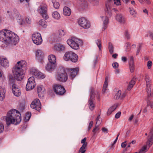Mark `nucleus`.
Here are the masks:
<instances>
[{
  "label": "nucleus",
  "mask_w": 153,
  "mask_h": 153,
  "mask_svg": "<svg viewBox=\"0 0 153 153\" xmlns=\"http://www.w3.org/2000/svg\"><path fill=\"white\" fill-rule=\"evenodd\" d=\"M0 40L4 42L9 47L12 48L18 43L19 38L14 33L4 29L0 31Z\"/></svg>",
  "instance_id": "obj_1"
},
{
  "label": "nucleus",
  "mask_w": 153,
  "mask_h": 153,
  "mask_svg": "<svg viewBox=\"0 0 153 153\" xmlns=\"http://www.w3.org/2000/svg\"><path fill=\"white\" fill-rule=\"evenodd\" d=\"M5 119L7 125L11 123L16 125L19 124L21 120V114L17 110H12L8 113Z\"/></svg>",
  "instance_id": "obj_2"
},
{
  "label": "nucleus",
  "mask_w": 153,
  "mask_h": 153,
  "mask_svg": "<svg viewBox=\"0 0 153 153\" xmlns=\"http://www.w3.org/2000/svg\"><path fill=\"white\" fill-rule=\"evenodd\" d=\"M26 66V62L24 60L19 61L13 68V73L15 78L18 81L23 79L24 73L22 68Z\"/></svg>",
  "instance_id": "obj_3"
},
{
  "label": "nucleus",
  "mask_w": 153,
  "mask_h": 153,
  "mask_svg": "<svg viewBox=\"0 0 153 153\" xmlns=\"http://www.w3.org/2000/svg\"><path fill=\"white\" fill-rule=\"evenodd\" d=\"M96 95L97 98L98 99H99L100 94L98 92L95 91L94 88H91L90 93V98L88 101V105L89 109L91 111L94 109L95 107L94 102L95 100V97Z\"/></svg>",
  "instance_id": "obj_4"
},
{
  "label": "nucleus",
  "mask_w": 153,
  "mask_h": 153,
  "mask_svg": "<svg viewBox=\"0 0 153 153\" xmlns=\"http://www.w3.org/2000/svg\"><path fill=\"white\" fill-rule=\"evenodd\" d=\"M67 42L71 48L75 50L79 49V46L82 45V40L74 37L68 39Z\"/></svg>",
  "instance_id": "obj_5"
},
{
  "label": "nucleus",
  "mask_w": 153,
  "mask_h": 153,
  "mask_svg": "<svg viewBox=\"0 0 153 153\" xmlns=\"http://www.w3.org/2000/svg\"><path fill=\"white\" fill-rule=\"evenodd\" d=\"M64 59L66 61H71L75 62L78 60V56L73 52L70 51L66 52L63 57Z\"/></svg>",
  "instance_id": "obj_6"
},
{
  "label": "nucleus",
  "mask_w": 153,
  "mask_h": 153,
  "mask_svg": "<svg viewBox=\"0 0 153 153\" xmlns=\"http://www.w3.org/2000/svg\"><path fill=\"white\" fill-rule=\"evenodd\" d=\"M56 79L57 80L62 82H64L67 80V74L64 70L62 69L58 72Z\"/></svg>",
  "instance_id": "obj_7"
},
{
  "label": "nucleus",
  "mask_w": 153,
  "mask_h": 153,
  "mask_svg": "<svg viewBox=\"0 0 153 153\" xmlns=\"http://www.w3.org/2000/svg\"><path fill=\"white\" fill-rule=\"evenodd\" d=\"M32 39L33 42L37 45H39L42 42V39L41 34L36 32L32 36Z\"/></svg>",
  "instance_id": "obj_8"
},
{
  "label": "nucleus",
  "mask_w": 153,
  "mask_h": 153,
  "mask_svg": "<svg viewBox=\"0 0 153 153\" xmlns=\"http://www.w3.org/2000/svg\"><path fill=\"white\" fill-rule=\"evenodd\" d=\"M36 85L34 78L33 76L30 77L26 85V89L27 91L30 90L33 88Z\"/></svg>",
  "instance_id": "obj_9"
},
{
  "label": "nucleus",
  "mask_w": 153,
  "mask_h": 153,
  "mask_svg": "<svg viewBox=\"0 0 153 153\" xmlns=\"http://www.w3.org/2000/svg\"><path fill=\"white\" fill-rule=\"evenodd\" d=\"M113 4V0H107L105 4V11L107 15L110 16L111 14V8Z\"/></svg>",
  "instance_id": "obj_10"
},
{
  "label": "nucleus",
  "mask_w": 153,
  "mask_h": 153,
  "mask_svg": "<svg viewBox=\"0 0 153 153\" xmlns=\"http://www.w3.org/2000/svg\"><path fill=\"white\" fill-rule=\"evenodd\" d=\"M78 23L80 26L85 29L89 28L90 27V23L84 18H80Z\"/></svg>",
  "instance_id": "obj_11"
},
{
  "label": "nucleus",
  "mask_w": 153,
  "mask_h": 153,
  "mask_svg": "<svg viewBox=\"0 0 153 153\" xmlns=\"http://www.w3.org/2000/svg\"><path fill=\"white\" fill-rule=\"evenodd\" d=\"M30 107L39 111L41 108V103L39 100L36 99L34 100L30 104Z\"/></svg>",
  "instance_id": "obj_12"
},
{
  "label": "nucleus",
  "mask_w": 153,
  "mask_h": 153,
  "mask_svg": "<svg viewBox=\"0 0 153 153\" xmlns=\"http://www.w3.org/2000/svg\"><path fill=\"white\" fill-rule=\"evenodd\" d=\"M54 92L57 94L62 95L65 92L64 88L61 85H55L54 86Z\"/></svg>",
  "instance_id": "obj_13"
},
{
  "label": "nucleus",
  "mask_w": 153,
  "mask_h": 153,
  "mask_svg": "<svg viewBox=\"0 0 153 153\" xmlns=\"http://www.w3.org/2000/svg\"><path fill=\"white\" fill-rule=\"evenodd\" d=\"M79 70V68H77L68 69V72L70 78L73 79L77 74Z\"/></svg>",
  "instance_id": "obj_14"
},
{
  "label": "nucleus",
  "mask_w": 153,
  "mask_h": 153,
  "mask_svg": "<svg viewBox=\"0 0 153 153\" xmlns=\"http://www.w3.org/2000/svg\"><path fill=\"white\" fill-rule=\"evenodd\" d=\"M12 91L13 94L16 96L19 97L21 95V92L18 86L13 84L12 86Z\"/></svg>",
  "instance_id": "obj_15"
},
{
  "label": "nucleus",
  "mask_w": 153,
  "mask_h": 153,
  "mask_svg": "<svg viewBox=\"0 0 153 153\" xmlns=\"http://www.w3.org/2000/svg\"><path fill=\"white\" fill-rule=\"evenodd\" d=\"M126 96V94L123 93L122 94L121 91L120 90H119L116 94L114 97V99L116 100L119 99H121L124 98Z\"/></svg>",
  "instance_id": "obj_16"
},
{
  "label": "nucleus",
  "mask_w": 153,
  "mask_h": 153,
  "mask_svg": "<svg viewBox=\"0 0 153 153\" xmlns=\"http://www.w3.org/2000/svg\"><path fill=\"white\" fill-rule=\"evenodd\" d=\"M36 59L38 60H42L44 56L43 52L40 50H37L36 52Z\"/></svg>",
  "instance_id": "obj_17"
},
{
  "label": "nucleus",
  "mask_w": 153,
  "mask_h": 153,
  "mask_svg": "<svg viewBox=\"0 0 153 153\" xmlns=\"http://www.w3.org/2000/svg\"><path fill=\"white\" fill-rule=\"evenodd\" d=\"M45 91V89L42 86H39L38 87L37 92L39 97H43Z\"/></svg>",
  "instance_id": "obj_18"
},
{
  "label": "nucleus",
  "mask_w": 153,
  "mask_h": 153,
  "mask_svg": "<svg viewBox=\"0 0 153 153\" xmlns=\"http://www.w3.org/2000/svg\"><path fill=\"white\" fill-rule=\"evenodd\" d=\"M116 19L118 22L121 24H124L125 22V18L124 16L121 14L117 15Z\"/></svg>",
  "instance_id": "obj_19"
},
{
  "label": "nucleus",
  "mask_w": 153,
  "mask_h": 153,
  "mask_svg": "<svg viewBox=\"0 0 153 153\" xmlns=\"http://www.w3.org/2000/svg\"><path fill=\"white\" fill-rule=\"evenodd\" d=\"M0 63L2 66L7 67L9 66V62L6 58H2L0 60Z\"/></svg>",
  "instance_id": "obj_20"
},
{
  "label": "nucleus",
  "mask_w": 153,
  "mask_h": 153,
  "mask_svg": "<svg viewBox=\"0 0 153 153\" xmlns=\"http://www.w3.org/2000/svg\"><path fill=\"white\" fill-rule=\"evenodd\" d=\"M129 68L130 72L132 73L134 71V58L133 56H131L130 57V60L129 62Z\"/></svg>",
  "instance_id": "obj_21"
},
{
  "label": "nucleus",
  "mask_w": 153,
  "mask_h": 153,
  "mask_svg": "<svg viewBox=\"0 0 153 153\" xmlns=\"http://www.w3.org/2000/svg\"><path fill=\"white\" fill-rule=\"evenodd\" d=\"M48 59L49 63L55 65L56 61V57L55 55L51 54L49 56H48Z\"/></svg>",
  "instance_id": "obj_22"
},
{
  "label": "nucleus",
  "mask_w": 153,
  "mask_h": 153,
  "mask_svg": "<svg viewBox=\"0 0 153 153\" xmlns=\"http://www.w3.org/2000/svg\"><path fill=\"white\" fill-rule=\"evenodd\" d=\"M55 68V65L53 64L50 63H48L46 66L45 67V68L48 71L51 72Z\"/></svg>",
  "instance_id": "obj_23"
},
{
  "label": "nucleus",
  "mask_w": 153,
  "mask_h": 153,
  "mask_svg": "<svg viewBox=\"0 0 153 153\" xmlns=\"http://www.w3.org/2000/svg\"><path fill=\"white\" fill-rule=\"evenodd\" d=\"M103 22V28L105 30L107 27V25L109 22V20L108 17L106 16H102L101 17Z\"/></svg>",
  "instance_id": "obj_24"
},
{
  "label": "nucleus",
  "mask_w": 153,
  "mask_h": 153,
  "mask_svg": "<svg viewBox=\"0 0 153 153\" xmlns=\"http://www.w3.org/2000/svg\"><path fill=\"white\" fill-rule=\"evenodd\" d=\"M71 13V10L67 7H65L63 8V13L65 16H69Z\"/></svg>",
  "instance_id": "obj_25"
},
{
  "label": "nucleus",
  "mask_w": 153,
  "mask_h": 153,
  "mask_svg": "<svg viewBox=\"0 0 153 153\" xmlns=\"http://www.w3.org/2000/svg\"><path fill=\"white\" fill-rule=\"evenodd\" d=\"M118 105V104H115L113 106L110 107L107 112V114L108 115H110L112 112L116 109Z\"/></svg>",
  "instance_id": "obj_26"
},
{
  "label": "nucleus",
  "mask_w": 153,
  "mask_h": 153,
  "mask_svg": "<svg viewBox=\"0 0 153 153\" xmlns=\"http://www.w3.org/2000/svg\"><path fill=\"white\" fill-rule=\"evenodd\" d=\"M39 11L40 13L47 12V8L46 4H43L40 6Z\"/></svg>",
  "instance_id": "obj_27"
},
{
  "label": "nucleus",
  "mask_w": 153,
  "mask_h": 153,
  "mask_svg": "<svg viewBox=\"0 0 153 153\" xmlns=\"http://www.w3.org/2000/svg\"><path fill=\"white\" fill-rule=\"evenodd\" d=\"M54 48L57 51H61L65 50V47L63 45L58 44L55 45Z\"/></svg>",
  "instance_id": "obj_28"
},
{
  "label": "nucleus",
  "mask_w": 153,
  "mask_h": 153,
  "mask_svg": "<svg viewBox=\"0 0 153 153\" xmlns=\"http://www.w3.org/2000/svg\"><path fill=\"white\" fill-rule=\"evenodd\" d=\"M5 90L0 86V101H3L5 98Z\"/></svg>",
  "instance_id": "obj_29"
},
{
  "label": "nucleus",
  "mask_w": 153,
  "mask_h": 153,
  "mask_svg": "<svg viewBox=\"0 0 153 153\" xmlns=\"http://www.w3.org/2000/svg\"><path fill=\"white\" fill-rule=\"evenodd\" d=\"M136 81V78L134 77H133L131 81L129 83V84L127 88L128 90H130L133 87Z\"/></svg>",
  "instance_id": "obj_30"
},
{
  "label": "nucleus",
  "mask_w": 153,
  "mask_h": 153,
  "mask_svg": "<svg viewBox=\"0 0 153 153\" xmlns=\"http://www.w3.org/2000/svg\"><path fill=\"white\" fill-rule=\"evenodd\" d=\"M39 71L35 68H32L30 70V73L36 77L39 73Z\"/></svg>",
  "instance_id": "obj_31"
},
{
  "label": "nucleus",
  "mask_w": 153,
  "mask_h": 153,
  "mask_svg": "<svg viewBox=\"0 0 153 153\" xmlns=\"http://www.w3.org/2000/svg\"><path fill=\"white\" fill-rule=\"evenodd\" d=\"M108 79V76L106 77L105 79V81L103 85V89L102 91L103 93H104L106 90V88L108 86V82L107 81Z\"/></svg>",
  "instance_id": "obj_32"
},
{
  "label": "nucleus",
  "mask_w": 153,
  "mask_h": 153,
  "mask_svg": "<svg viewBox=\"0 0 153 153\" xmlns=\"http://www.w3.org/2000/svg\"><path fill=\"white\" fill-rule=\"evenodd\" d=\"M53 17L56 19H59L60 18V16L59 13L57 11H54L52 13Z\"/></svg>",
  "instance_id": "obj_33"
},
{
  "label": "nucleus",
  "mask_w": 153,
  "mask_h": 153,
  "mask_svg": "<svg viewBox=\"0 0 153 153\" xmlns=\"http://www.w3.org/2000/svg\"><path fill=\"white\" fill-rule=\"evenodd\" d=\"M145 80L146 84V86L147 88L150 87V84L151 83L150 80L149 79V77L147 74H146L145 76Z\"/></svg>",
  "instance_id": "obj_34"
},
{
  "label": "nucleus",
  "mask_w": 153,
  "mask_h": 153,
  "mask_svg": "<svg viewBox=\"0 0 153 153\" xmlns=\"http://www.w3.org/2000/svg\"><path fill=\"white\" fill-rule=\"evenodd\" d=\"M39 24L44 28L46 27L47 26V22L44 19H41L39 22Z\"/></svg>",
  "instance_id": "obj_35"
},
{
  "label": "nucleus",
  "mask_w": 153,
  "mask_h": 153,
  "mask_svg": "<svg viewBox=\"0 0 153 153\" xmlns=\"http://www.w3.org/2000/svg\"><path fill=\"white\" fill-rule=\"evenodd\" d=\"M108 49L110 53L112 54L114 52V48L113 45L111 42L108 43Z\"/></svg>",
  "instance_id": "obj_36"
},
{
  "label": "nucleus",
  "mask_w": 153,
  "mask_h": 153,
  "mask_svg": "<svg viewBox=\"0 0 153 153\" xmlns=\"http://www.w3.org/2000/svg\"><path fill=\"white\" fill-rule=\"evenodd\" d=\"M52 2L53 4V7L55 8L58 9L59 8L60 4L58 2L55 0H52Z\"/></svg>",
  "instance_id": "obj_37"
},
{
  "label": "nucleus",
  "mask_w": 153,
  "mask_h": 153,
  "mask_svg": "<svg viewBox=\"0 0 153 153\" xmlns=\"http://www.w3.org/2000/svg\"><path fill=\"white\" fill-rule=\"evenodd\" d=\"M86 145H82L79 150V152L81 153H85L86 149Z\"/></svg>",
  "instance_id": "obj_38"
},
{
  "label": "nucleus",
  "mask_w": 153,
  "mask_h": 153,
  "mask_svg": "<svg viewBox=\"0 0 153 153\" xmlns=\"http://www.w3.org/2000/svg\"><path fill=\"white\" fill-rule=\"evenodd\" d=\"M123 1L126 3H127L128 2L129 0H122ZM114 4L117 5H120V0H114Z\"/></svg>",
  "instance_id": "obj_39"
},
{
  "label": "nucleus",
  "mask_w": 153,
  "mask_h": 153,
  "mask_svg": "<svg viewBox=\"0 0 153 153\" xmlns=\"http://www.w3.org/2000/svg\"><path fill=\"white\" fill-rule=\"evenodd\" d=\"M45 77V76L43 73H41L40 71H39L38 74H37V76H36V78L39 79H43Z\"/></svg>",
  "instance_id": "obj_40"
},
{
  "label": "nucleus",
  "mask_w": 153,
  "mask_h": 153,
  "mask_svg": "<svg viewBox=\"0 0 153 153\" xmlns=\"http://www.w3.org/2000/svg\"><path fill=\"white\" fill-rule=\"evenodd\" d=\"M8 79L10 82L12 83H13L15 81L14 77L11 74H9L8 75Z\"/></svg>",
  "instance_id": "obj_41"
},
{
  "label": "nucleus",
  "mask_w": 153,
  "mask_h": 153,
  "mask_svg": "<svg viewBox=\"0 0 153 153\" xmlns=\"http://www.w3.org/2000/svg\"><path fill=\"white\" fill-rule=\"evenodd\" d=\"M95 43L98 46L100 50L101 47V40L98 39L95 40Z\"/></svg>",
  "instance_id": "obj_42"
},
{
  "label": "nucleus",
  "mask_w": 153,
  "mask_h": 153,
  "mask_svg": "<svg viewBox=\"0 0 153 153\" xmlns=\"http://www.w3.org/2000/svg\"><path fill=\"white\" fill-rule=\"evenodd\" d=\"M100 115H99L97 118L96 119V125H98L99 126L101 124V119L100 118Z\"/></svg>",
  "instance_id": "obj_43"
},
{
  "label": "nucleus",
  "mask_w": 153,
  "mask_h": 153,
  "mask_svg": "<svg viewBox=\"0 0 153 153\" xmlns=\"http://www.w3.org/2000/svg\"><path fill=\"white\" fill-rule=\"evenodd\" d=\"M151 137L147 142V144L150 146L151 145L153 142V135H151Z\"/></svg>",
  "instance_id": "obj_44"
},
{
  "label": "nucleus",
  "mask_w": 153,
  "mask_h": 153,
  "mask_svg": "<svg viewBox=\"0 0 153 153\" xmlns=\"http://www.w3.org/2000/svg\"><path fill=\"white\" fill-rule=\"evenodd\" d=\"M40 14L42 16V17L45 19H47L49 17L47 14V12L45 13H41Z\"/></svg>",
  "instance_id": "obj_45"
},
{
  "label": "nucleus",
  "mask_w": 153,
  "mask_h": 153,
  "mask_svg": "<svg viewBox=\"0 0 153 153\" xmlns=\"http://www.w3.org/2000/svg\"><path fill=\"white\" fill-rule=\"evenodd\" d=\"M147 151V148L146 146H144L140 150L138 153H145Z\"/></svg>",
  "instance_id": "obj_46"
},
{
  "label": "nucleus",
  "mask_w": 153,
  "mask_h": 153,
  "mask_svg": "<svg viewBox=\"0 0 153 153\" xmlns=\"http://www.w3.org/2000/svg\"><path fill=\"white\" fill-rule=\"evenodd\" d=\"M145 36L146 37H151L152 39L153 40V33L151 31H149L146 34Z\"/></svg>",
  "instance_id": "obj_47"
},
{
  "label": "nucleus",
  "mask_w": 153,
  "mask_h": 153,
  "mask_svg": "<svg viewBox=\"0 0 153 153\" xmlns=\"http://www.w3.org/2000/svg\"><path fill=\"white\" fill-rule=\"evenodd\" d=\"M31 115V113L29 112H27L26 113V116L25 117L27 121H28L30 119Z\"/></svg>",
  "instance_id": "obj_48"
},
{
  "label": "nucleus",
  "mask_w": 153,
  "mask_h": 153,
  "mask_svg": "<svg viewBox=\"0 0 153 153\" xmlns=\"http://www.w3.org/2000/svg\"><path fill=\"white\" fill-rule=\"evenodd\" d=\"M59 34L61 36H64L65 34V32L63 30H59Z\"/></svg>",
  "instance_id": "obj_49"
},
{
  "label": "nucleus",
  "mask_w": 153,
  "mask_h": 153,
  "mask_svg": "<svg viewBox=\"0 0 153 153\" xmlns=\"http://www.w3.org/2000/svg\"><path fill=\"white\" fill-rule=\"evenodd\" d=\"M99 126L96 125L95 128L93 129L92 131L94 134L96 133L97 131H98L99 130V128H98Z\"/></svg>",
  "instance_id": "obj_50"
},
{
  "label": "nucleus",
  "mask_w": 153,
  "mask_h": 153,
  "mask_svg": "<svg viewBox=\"0 0 153 153\" xmlns=\"http://www.w3.org/2000/svg\"><path fill=\"white\" fill-rule=\"evenodd\" d=\"M129 10L131 14L132 15H134V14L135 13V12L134 9L133 8L129 7Z\"/></svg>",
  "instance_id": "obj_51"
},
{
  "label": "nucleus",
  "mask_w": 153,
  "mask_h": 153,
  "mask_svg": "<svg viewBox=\"0 0 153 153\" xmlns=\"http://www.w3.org/2000/svg\"><path fill=\"white\" fill-rule=\"evenodd\" d=\"M87 139L86 137H84L83 139L81 141V143H82L83 144L82 145H86V146H87V143L86 142Z\"/></svg>",
  "instance_id": "obj_52"
},
{
  "label": "nucleus",
  "mask_w": 153,
  "mask_h": 153,
  "mask_svg": "<svg viewBox=\"0 0 153 153\" xmlns=\"http://www.w3.org/2000/svg\"><path fill=\"white\" fill-rule=\"evenodd\" d=\"M124 34L126 37L127 39H130V35L127 30H126L125 31Z\"/></svg>",
  "instance_id": "obj_53"
},
{
  "label": "nucleus",
  "mask_w": 153,
  "mask_h": 153,
  "mask_svg": "<svg viewBox=\"0 0 153 153\" xmlns=\"http://www.w3.org/2000/svg\"><path fill=\"white\" fill-rule=\"evenodd\" d=\"M4 130V126L1 123H0V133L2 132Z\"/></svg>",
  "instance_id": "obj_54"
},
{
  "label": "nucleus",
  "mask_w": 153,
  "mask_h": 153,
  "mask_svg": "<svg viewBox=\"0 0 153 153\" xmlns=\"http://www.w3.org/2000/svg\"><path fill=\"white\" fill-rule=\"evenodd\" d=\"M152 64V62L150 61H149L147 62V66L148 69H150Z\"/></svg>",
  "instance_id": "obj_55"
},
{
  "label": "nucleus",
  "mask_w": 153,
  "mask_h": 153,
  "mask_svg": "<svg viewBox=\"0 0 153 153\" xmlns=\"http://www.w3.org/2000/svg\"><path fill=\"white\" fill-rule=\"evenodd\" d=\"M112 65L114 68H117L119 66L117 62H114L112 64Z\"/></svg>",
  "instance_id": "obj_56"
},
{
  "label": "nucleus",
  "mask_w": 153,
  "mask_h": 153,
  "mask_svg": "<svg viewBox=\"0 0 153 153\" xmlns=\"http://www.w3.org/2000/svg\"><path fill=\"white\" fill-rule=\"evenodd\" d=\"M93 124V122L92 121H91L89 123V126L88 127V130H89L90 129L92 126Z\"/></svg>",
  "instance_id": "obj_57"
},
{
  "label": "nucleus",
  "mask_w": 153,
  "mask_h": 153,
  "mask_svg": "<svg viewBox=\"0 0 153 153\" xmlns=\"http://www.w3.org/2000/svg\"><path fill=\"white\" fill-rule=\"evenodd\" d=\"M148 105L151 108L153 107V102L152 101H149L148 102Z\"/></svg>",
  "instance_id": "obj_58"
},
{
  "label": "nucleus",
  "mask_w": 153,
  "mask_h": 153,
  "mask_svg": "<svg viewBox=\"0 0 153 153\" xmlns=\"http://www.w3.org/2000/svg\"><path fill=\"white\" fill-rule=\"evenodd\" d=\"M147 93L148 94V96H149L151 95V90L150 87L147 88Z\"/></svg>",
  "instance_id": "obj_59"
},
{
  "label": "nucleus",
  "mask_w": 153,
  "mask_h": 153,
  "mask_svg": "<svg viewBox=\"0 0 153 153\" xmlns=\"http://www.w3.org/2000/svg\"><path fill=\"white\" fill-rule=\"evenodd\" d=\"M121 114V113L120 111L118 112L115 115V117L116 118H119L120 117Z\"/></svg>",
  "instance_id": "obj_60"
},
{
  "label": "nucleus",
  "mask_w": 153,
  "mask_h": 153,
  "mask_svg": "<svg viewBox=\"0 0 153 153\" xmlns=\"http://www.w3.org/2000/svg\"><path fill=\"white\" fill-rule=\"evenodd\" d=\"M102 131L105 133H107L108 132V130L105 128H103L102 129Z\"/></svg>",
  "instance_id": "obj_61"
},
{
  "label": "nucleus",
  "mask_w": 153,
  "mask_h": 153,
  "mask_svg": "<svg viewBox=\"0 0 153 153\" xmlns=\"http://www.w3.org/2000/svg\"><path fill=\"white\" fill-rule=\"evenodd\" d=\"M126 142L125 141L121 143V146L122 148H125L126 146Z\"/></svg>",
  "instance_id": "obj_62"
},
{
  "label": "nucleus",
  "mask_w": 153,
  "mask_h": 153,
  "mask_svg": "<svg viewBox=\"0 0 153 153\" xmlns=\"http://www.w3.org/2000/svg\"><path fill=\"white\" fill-rule=\"evenodd\" d=\"M26 21L27 22L28 24H30L31 23V20L29 18H27L26 19Z\"/></svg>",
  "instance_id": "obj_63"
},
{
  "label": "nucleus",
  "mask_w": 153,
  "mask_h": 153,
  "mask_svg": "<svg viewBox=\"0 0 153 153\" xmlns=\"http://www.w3.org/2000/svg\"><path fill=\"white\" fill-rule=\"evenodd\" d=\"M144 1L147 4H151V2L150 0H144Z\"/></svg>",
  "instance_id": "obj_64"
}]
</instances>
